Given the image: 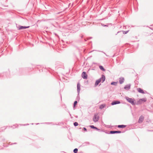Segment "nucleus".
I'll list each match as a JSON object with an SVG mask.
<instances>
[{
    "mask_svg": "<svg viewBox=\"0 0 153 153\" xmlns=\"http://www.w3.org/2000/svg\"><path fill=\"white\" fill-rule=\"evenodd\" d=\"M105 76L103 75H102L101 77L96 81L95 83V86H97L100 82H103L105 81Z\"/></svg>",
    "mask_w": 153,
    "mask_h": 153,
    "instance_id": "1",
    "label": "nucleus"
},
{
    "mask_svg": "<svg viewBox=\"0 0 153 153\" xmlns=\"http://www.w3.org/2000/svg\"><path fill=\"white\" fill-rule=\"evenodd\" d=\"M125 99L127 101L131 103L132 105H135V103L134 102V99L129 98L128 97H125Z\"/></svg>",
    "mask_w": 153,
    "mask_h": 153,
    "instance_id": "2",
    "label": "nucleus"
},
{
    "mask_svg": "<svg viewBox=\"0 0 153 153\" xmlns=\"http://www.w3.org/2000/svg\"><path fill=\"white\" fill-rule=\"evenodd\" d=\"M99 119V117L97 114H95L93 118V120L94 122H97Z\"/></svg>",
    "mask_w": 153,
    "mask_h": 153,
    "instance_id": "3",
    "label": "nucleus"
},
{
    "mask_svg": "<svg viewBox=\"0 0 153 153\" xmlns=\"http://www.w3.org/2000/svg\"><path fill=\"white\" fill-rule=\"evenodd\" d=\"M30 27L29 26H19L17 27V28L19 30H22V29H25L26 28H28Z\"/></svg>",
    "mask_w": 153,
    "mask_h": 153,
    "instance_id": "4",
    "label": "nucleus"
},
{
    "mask_svg": "<svg viewBox=\"0 0 153 153\" xmlns=\"http://www.w3.org/2000/svg\"><path fill=\"white\" fill-rule=\"evenodd\" d=\"M144 117L143 116L141 115L139 117L138 121V123H142L144 120Z\"/></svg>",
    "mask_w": 153,
    "mask_h": 153,
    "instance_id": "5",
    "label": "nucleus"
},
{
    "mask_svg": "<svg viewBox=\"0 0 153 153\" xmlns=\"http://www.w3.org/2000/svg\"><path fill=\"white\" fill-rule=\"evenodd\" d=\"M82 76L84 79H86L87 78V75L86 74V72L84 71L82 72Z\"/></svg>",
    "mask_w": 153,
    "mask_h": 153,
    "instance_id": "6",
    "label": "nucleus"
},
{
    "mask_svg": "<svg viewBox=\"0 0 153 153\" xmlns=\"http://www.w3.org/2000/svg\"><path fill=\"white\" fill-rule=\"evenodd\" d=\"M77 91L78 94H79L80 92V85L79 82H78L77 84Z\"/></svg>",
    "mask_w": 153,
    "mask_h": 153,
    "instance_id": "7",
    "label": "nucleus"
},
{
    "mask_svg": "<svg viewBox=\"0 0 153 153\" xmlns=\"http://www.w3.org/2000/svg\"><path fill=\"white\" fill-rule=\"evenodd\" d=\"M121 133V131H110V134H114L115 133Z\"/></svg>",
    "mask_w": 153,
    "mask_h": 153,
    "instance_id": "8",
    "label": "nucleus"
},
{
    "mask_svg": "<svg viewBox=\"0 0 153 153\" xmlns=\"http://www.w3.org/2000/svg\"><path fill=\"white\" fill-rule=\"evenodd\" d=\"M124 81V79L123 77H121L119 78V82L120 84H122L123 83Z\"/></svg>",
    "mask_w": 153,
    "mask_h": 153,
    "instance_id": "9",
    "label": "nucleus"
},
{
    "mask_svg": "<svg viewBox=\"0 0 153 153\" xmlns=\"http://www.w3.org/2000/svg\"><path fill=\"white\" fill-rule=\"evenodd\" d=\"M131 85L130 84L127 85H125L124 88L126 90H128L130 88Z\"/></svg>",
    "mask_w": 153,
    "mask_h": 153,
    "instance_id": "10",
    "label": "nucleus"
},
{
    "mask_svg": "<svg viewBox=\"0 0 153 153\" xmlns=\"http://www.w3.org/2000/svg\"><path fill=\"white\" fill-rule=\"evenodd\" d=\"M120 102L118 101H116L113 102L111 103V105H116L117 104H120Z\"/></svg>",
    "mask_w": 153,
    "mask_h": 153,
    "instance_id": "11",
    "label": "nucleus"
},
{
    "mask_svg": "<svg viewBox=\"0 0 153 153\" xmlns=\"http://www.w3.org/2000/svg\"><path fill=\"white\" fill-rule=\"evenodd\" d=\"M137 91L140 93L142 94H144V93L143 91L140 88H137Z\"/></svg>",
    "mask_w": 153,
    "mask_h": 153,
    "instance_id": "12",
    "label": "nucleus"
},
{
    "mask_svg": "<svg viewBox=\"0 0 153 153\" xmlns=\"http://www.w3.org/2000/svg\"><path fill=\"white\" fill-rule=\"evenodd\" d=\"M126 127V126L125 125H119L117 126V127L120 128H123Z\"/></svg>",
    "mask_w": 153,
    "mask_h": 153,
    "instance_id": "13",
    "label": "nucleus"
},
{
    "mask_svg": "<svg viewBox=\"0 0 153 153\" xmlns=\"http://www.w3.org/2000/svg\"><path fill=\"white\" fill-rule=\"evenodd\" d=\"M90 127L92 128H93V129H96L97 130H100L99 129L97 128V127H95L93 125H91V126H90Z\"/></svg>",
    "mask_w": 153,
    "mask_h": 153,
    "instance_id": "14",
    "label": "nucleus"
},
{
    "mask_svg": "<svg viewBox=\"0 0 153 153\" xmlns=\"http://www.w3.org/2000/svg\"><path fill=\"white\" fill-rule=\"evenodd\" d=\"M105 106V104H102L100 105V109H102L104 108Z\"/></svg>",
    "mask_w": 153,
    "mask_h": 153,
    "instance_id": "15",
    "label": "nucleus"
},
{
    "mask_svg": "<svg viewBox=\"0 0 153 153\" xmlns=\"http://www.w3.org/2000/svg\"><path fill=\"white\" fill-rule=\"evenodd\" d=\"M99 67L100 69L102 71H105V69L102 66L100 65L99 66Z\"/></svg>",
    "mask_w": 153,
    "mask_h": 153,
    "instance_id": "16",
    "label": "nucleus"
},
{
    "mask_svg": "<svg viewBox=\"0 0 153 153\" xmlns=\"http://www.w3.org/2000/svg\"><path fill=\"white\" fill-rule=\"evenodd\" d=\"M117 82H112L111 84V85H113L115 86H116L117 85Z\"/></svg>",
    "mask_w": 153,
    "mask_h": 153,
    "instance_id": "17",
    "label": "nucleus"
},
{
    "mask_svg": "<svg viewBox=\"0 0 153 153\" xmlns=\"http://www.w3.org/2000/svg\"><path fill=\"white\" fill-rule=\"evenodd\" d=\"M146 100H147L146 99V98H142L141 99H140V101L141 100L142 101H144V102H145L146 101Z\"/></svg>",
    "mask_w": 153,
    "mask_h": 153,
    "instance_id": "18",
    "label": "nucleus"
},
{
    "mask_svg": "<svg viewBox=\"0 0 153 153\" xmlns=\"http://www.w3.org/2000/svg\"><path fill=\"white\" fill-rule=\"evenodd\" d=\"M78 149H77V148H76V149H75L74 150V153H77V152H78Z\"/></svg>",
    "mask_w": 153,
    "mask_h": 153,
    "instance_id": "19",
    "label": "nucleus"
},
{
    "mask_svg": "<svg viewBox=\"0 0 153 153\" xmlns=\"http://www.w3.org/2000/svg\"><path fill=\"white\" fill-rule=\"evenodd\" d=\"M77 103V102L76 101H74V107L76 105Z\"/></svg>",
    "mask_w": 153,
    "mask_h": 153,
    "instance_id": "20",
    "label": "nucleus"
},
{
    "mask_svg": "<svg viewBox=\"0 0 153 153\" xmlns=\"http://www.w3.org/2000/svg\"><path fill=\"white\" fill-rule=\"evenodd\" d=\"M74 125L75 126H76L78 125V123L77 122H75L74 123Z\"/></svg>",
    "mask_w": 153,
    "mask_h": 153,
    "instance_id": "21",
    "label": "nucleus"
},
{
    "mask_svg": "<svg viewBox=\"0 0 153 153\" xmlns=\"http://www.w3.org/2000/svg\"><path fill=\"white\" fill-rule=\"evenodd\" d=\"M83 129H84V131H87L86 128L85 127L83 128Z\"/></svg>",
    "mask_w": 153,
    "mask_h": 153,
    "instance_id": "22",
    "label": "nucleus"
},
{
    "mask_svg": "<svg viewBox=\"0 0 153 153\" xmlns=\"http://www.w3.org/2000/svg\"><path fill=\"white\" fill-rule=\"evenodd\" d=\"M119 32H119V31H118V32H117V33L116 34V35H117V34L118 33H119Z\"/></svg>",
    "mask_w": 153,
    "mask_h": 153,
    "instance_id": "23",
    "label": "nucleus"
}]
</instances>
